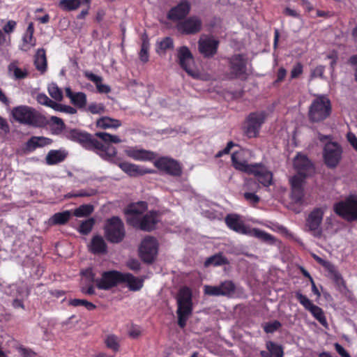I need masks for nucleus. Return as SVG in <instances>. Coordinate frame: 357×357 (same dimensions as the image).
I'll list each match as a JSON object with an SVG mask.
<instances>
[{"label": "nucleus", "instance_id": "a211bd4d", "mask_svg": "<svg viewBox=\"0 0 357 357\" xmlns=\"http://www.w3.org/2000/svg\"><path fill=\"white\" fill-rule=\"evenodd\" d=\"M155 166L166 173L172 176H179L182 170L180 165L174 160L162 157L154 162Z\"/></svg>", "mask_w": 357, "mask_h": 357}, {"label": "nucleus", "instance_id": "473e14b6", "mask_svg": "<svg viewBox=\"0 0 357 357\" xmlns=\"http://www.w3.org/2000/svg\"><path fill=\"white\" fill-rule=\"evenodd\" d=\"M52 140L50 138L45 137H32L26 144V148L29 151H33L38 147H43L46 145L50 144Z\"/></svg>", "mask_w": 357, "mask_h": 357}, {"label": "nucleus", "instance_id": "ea45409f", "mask_svg": "<svg viewBox=\"0 0 357 357\" xmlns=\"http://www.w3.org/2000/svg\"><path fill=\"white\" fill-rule=\"evenodd\" d=\"M119 342L120 340L118 336L114 334H109L106 336L105 339V343L107 348L112 349L114 351H118L119 349Z\"/></svg>", "mask_w": 357, "mask_h": 357}, {"label": "nucleus", "instance_id": "4d7b16f0", "mask_svg": "<svg viewBox=\"0 0 357 357\" xmlns=\"http://www.w3.org/2000/svg\"><path fill=\"white\" fill-rule=\"evenodd\" d=\"M89 111L92 114H102L105 112V106L101 103H92L89 106Z\"/></svg>", "mask_w": 357, "mask_h": 357}, {"label": "nucleus", "instance_id": "a19ab883", "mask_svg": "<svg viewBox=\"0 0 357 357\" xmlns=\"http://www.w3.org/2000/svg\"><path fill=\"white\" fill-rule=\"evenodd\" d=\"M93 211V206L91 204H83L75 208L73 215L81 218L89 215Z\"/></svg>", "mask_w": 357, "mask_h": 357}, {"label": "nucleus", "instance_id": "bf43d9fd", "mask_svg": "<svg viewBox=\"0 0 357 357\" xmlns=\"http://www.w3.org/2000/svg\"><path fill=\"white\" fill-rule=\"evenodd\" d=\"M38 102L40 105L49 107L52 102V100L45 93H38L36 96Z\"/></svg>", "mask_w": 357, "mask_h": 357}, {"label": "nucleus", "instance_id": "0eeeda50", "mask_svg": "<svg viewBox=\"0 0 357 357\" xmlns=\"http://www.w3.org/2000/svg\"><path fill=\"white\" fill-rule=\"evenodd\" d=\"M334 211L344 220L351 222L357 220V197L350 196L334 204Z\"/></svg>", "mask_w": 357, "mask_h": 357}, {"label": "nucleus", "instance_id": "f03ea898", "mask_svg": "<svg viewBox=\"0 0 357 357\" xmlns=\"http://www.w3.org/2000/svg\"><path fill=\"white\" fill-rule=\"evenodd\" d=\"M245 151L241 150L234 152L231 155L233 166L237 170L253 174L259 183L265 187L272 184L273 174L265 166L256 163L249 165L245 159Z\"/></svg>", "mask_w": 357, "mask_h": 357}, {"label": "nucleus", "instance_id": "f257e3e1", "mask_svg": "<svg viewBox=\"0 0 357 357\" xmlns=\"http://www.w3.org/2000/svg\"><path fill=\"white\" fill-rule=\"evenodd\" d=\"M95 136L102 142L94 138L90 134L76 129H72L66 134L68 139L79 142L86 149L95 151L105 160L112 161L117 151L116 148L110 144H119L122 140L118 135L105 132H98Z\"/></svg>", "mask_w": 357, "mask_h": 357}, {"label": "nucleus", "instance_id": "5701e85b", "mask_svg": "<svg viewBox=\"0 0 357 357\" xmlns=\"http://www.w3.org/2000/svg\"><path fill=\"white\" fill-rule=\"evenodd\" d=\"M304 180L305 178L299 175H295L289 179L291 188V198L296 202H301L303 198V186Z\"/></svg>", "mask_w": 357, "mask_h": 357}, {"label": "nucleus", "instance_id": "4468645a", "mask_svg": "<svg viewBox=\"0 0 357 357\" xmlns=\"http://www.w3.org/2000/svg\"><path fill=\"white\" fill-rule=\"evenodd\" d=\"M122 273L116 271L103 272L100 278L96 280V287L99 289L109 290L122 281Z\"/></svg>", "mask_w": 357, "mask_h": 357}, {"label": "nucleus", "instance_id": "2eb2a0df", "mask_svg": "<svg viewBox=\"0 0 357 357\" xmlns=\"http://www.w3.org/2000/svg\"><path fill=\"white\" fill-rule=\"evenodd\" d=\"M230 69V77H243L246 74L247 61L241 54H235L228 59Z\"/></svg>", "mask_w": 357, "mask_h": 357}, {"label": "nucleus", "instance_id": "5fc2aeb1", "mask_svg": "<svg viewBox=\"0 0 357 357\" xmlns=\"http://www.w3.org/2000/svg\"><path fill=\"white\" fill-rule=\"evenodd\" d=\"M324 70H325V67L324 66H317L316 68H314V69L312 70L311 74H310V77L312 79L317 78V77L324 79Z\"/></svg>", "mask_w": 357, "mask_h": 357}, {"label": "nucleus", "instance_id": "864d4df0", "mask_svg": "<svg viewBox=\"0 0 357 357\" xmlns=\"http://www.w3.org/2000/svg\"><path fill=\"white\" fill-rule=\"evenodd\" d=\"M243 197L251 204H256L260 200L259 197L256 195V192H245Z\"/></svg>", "mask_w": 357, "mask_h": 357}, {"label": "nucleus", "instance_id": "c85d7f7f", "mask_svg": "<svg viewBox=\"0 0 357 357\" xmlns=\"http://www.w3.org/2000/svg\"><path fill=\"white\" fill-rule=\"evenodd\" d=\"M84 75L89 80L91 81L96 84L97 90L99 93H107L110 91V87L108 85L102 83V77L97 75L90 71H85Z\"/></svg>", "mask_w": 357, "mask_h": 357}, {"label": "nucleus", "instance_id": "f704fd0d", "mask_svg": "<svg viewBox=\"0 0 357 357\" xmlns=\"http://www.w3.org/2000/svg\"><path fill=\"white\" fill-rule=\"evenodd\" d=\"M121 126L119 120L108 116H103L96 121V126L102 129L117 128Z\"/></svg>", "mask_w": 357, "mask_h": 357}, {"label": "nucleus", "instance_id": "20e7f679", "mask_svg": "<svg viewBox=\"0 0 357 357\" xmlns=\"http://www.w3.org/2000/svg\"><path fill=\"white\" fill-rule=\"evenodd\" d=\"M11 114L13 118L22 124L40 127L46 123L45 116L35 109L26 105H20L13 108Z\"/></svg>", "mask_w": 357, "mask_h": 357}, {"label": "nucleus", "instance_id": "c9c22d12", "mask_svg": "<svg viewBox=\"0 0 357 357\" xmlns=\"http://www.w3.org/2000/svg\"><path fill=\"white\" fill-rule=\"evenodd\" d=\"M34 64L36 69L41 73H44L47 70V58L44 49L38 50L36 55Z\"/></svg>", "mask_w": 357, "mask_h": 357}, {"label": "nucleus", "instance_id": "39448f33", "mask_svg": "<svg viewBox=\"0 0 357 357\" xmlns=\"http://www.w3.org/2000/svg\"><path fill=\"white\" fill-rule=\"evenodd\" d=\"M177 305L178 324L183 328L192 310V294L189 288L183 287L180 289L177 296Z\"/></svg>", "mask_w": 357, "mask_h": 357}, {"label": "nucleus", "instance_id": "7c9ffc66", "mask_svg": "<svg viewBox=\"0 0 357 357\" xmlns=\"http://www.w3.org/2000/svg\"><path fill=\"white\" fill-rule=\"evenodd\" d=\"M121 282L127 283L128 288L131 291H138L143 287V280L135 277L130 273H122Z\"/></svg>", "mask_w": 357, "mask_h": 357}, {"label": "nucleus", "instance_id": "7ed1b4c3", "mask_svg": "<svg viewBox=\"0 0 357 357\" xmlns=\"http://www.w3.org/2000/svg\"><path fill=\"white\" fill-rule=\"evenodd\" d=\"M227 226L236 233L255 237L265 243L274 244L275 238L271 234L257 228L250 229L242 221L238 214H228L225 218Z\"/></svg>", "mask_w": 357, "mask_h": 357}, {"label": "nucleus", "instance_id": "72a5a7b5", "mask_svg": "<svg viewBox=\"0 0 357 357\" xmlns=\"http://www.w3.org/2000/svg\"><path fill=\"white\" fill-rule=\"evenodd\" d=\"M91 0H59V6L64 11L77 10L82 4L89 6Z\"/></svg>", "mask_w": 357, "mask_h": 357}, {"label": "nucleus", "instance_id": "0e129e2a", "mask_svg": "<svg viewBox=\"0 0 357 357\" xmlns=\"http://www.w3.org/2000/svg\"><path fill=\"white\" fill-rule=\"evenodd\" d=\"M18 350L22 357H34L36 355L31 349L24 347H20Z\"/></svg>", "mask_w": 357, "mask_h": 357}, {"label": "nucleus", "instance_id": "b1692460", "mask_svg": "<svg viewBox=\"0 0 357 357\" xmlns=\"http://www.w3.org/2000/svg\"><path fill=\"white\" fill-rule=\"evenodd\" d=\"M114 157L115 155L113 158ZM110 162L116 164L121 169L122 171L128 174L130 176H137L152 172L151 170L142 168V167L135 164L126 162L117 163L114 162V158H112V160Z\"/></svg>", "mask_w": 357, "mask_h": 357}, {"label": "nucleus", "instance_id": "6e6552de", "mask_svg": "<svg viewBox=\"0 0 357 357\" xmlns=\"http://www.w3.org/2000/svg\"><path fill=\"white\" fill-rule=\"evenodd\" d=\"M105 229L107 238L112 243H119L125 236L123 223L116 216L107 220Z\"/></svg>", "mask_w": 357, "mask_h": 357}, {"label": "nucleus", "instance_id": "1a4fd4ad", "mask_svg": "<svg viewBox=\"0 0 357 357\" xmlns=\"http://www.w3.org/2000/svg\"><path fill=\"white\" fill-rule=\"evenodd\" d=\"M177 58L180 66L192 77L198 78L199 73L195 68L192 53L186 46L181 47L177 50Z\"/></svg>", "mask_w": 357, "mask_h": 357}, {"label": "nucleus", "instance_id": "e2e57ef3", "mask_svg": "<svg viewBox=\"0 0 357 357\" xmlns=\"http://www.w3.org/2000/svg\"><path fill=\"white\" fill-rule=\"evenodd\" d=\"M348 142L352 146V147L357 151V137L352 132H348L347 135Z\"/></svg>", "mask_w": 357, "mask_h": 357}, {"label": "nucleus", "instance_id": "423d86ee", "mask_svg": "<svg viewBox=\"0 0 357 357\" xmlns=\"http://www.w3.org/2000/svg\"><path fill=\"white\" fill-rule=\"evenodd\" d=\"M331 102L324 96L317 97L312 102L308 112L309 119L312 122H319L329 116Z\"/></svg>", "mask_w": 357, "mask_h": 357}, {"label": "nucleus", "instance_id": "79ce46f5", "mask_svg": "<svg viewBox=\"0 0 357 357\" xmlns=\"http://www.w3.org/2000/svg\"><path fill=\"white\" fill-rule=\"evenodd\" d=\"M47 91L50 96L56 101H61L63 99V93L56 84L51 83L48 85Z\"/></svg>", "mask_w": 357, "mask_h": 357}, {"label": "nucleus", "instance_id": "49530a36", "mask_svg": "<svg viewBox=\"0 0 357 357\" xmlns=\"http://www.w3.org/2000/svg\"><path fill=\"white\" fill-rule=\"evenodd\" d=\"M266 348L271 354L272 357H283L282 348L273 342L266 343Z\"/></svg>", "mask_w": 357, "mask_h": 357}, {"label": "nucleus", "instance_id": "4c0bfd02", "mask_svg": "<svg viewBox=\"0 0 357 357\" xmlns=\"http://www.w3.org/2000/svg\"><path fill=\"white\" fill-rule=\"evenodd\" d=\"M229 262L227 260V259L222 253H218L217 255L208 257L205 261L204 264L206 266H208L211 265H213L214 266H218L221 265L229 264Z\"/></svg>", "mask_w": 357, "mask_h": 357}, {"label": "nucleus", "instance_id": "13d9d810", "mask_svg": "<svg viewBox=\"0 0 357 357\" xmlns=\"http://www.w3.org/2000/svg\"><path fill=\"white\" fill-rule=\"evenodd\" d=\"M303 73V65L301 63H297L294 66L291 70V79L297 78Z\"/></svg>", "mask_w": 357, "mask_h": 357}, {"label": "nucleus", "instance_id": "680f3d73", "mask_svg": "<svg viewBox=\"0 0 357 357\" xmlns=\"http://www.w3.org/2000/svg\"><path fill=\"white\" fill-rule=\"evenodd\" d=\"M23 40L24 43L25 50H27L30 48V47H33L35 45V43L33 40V35H29L26 33L23 37Z\"/></svg>", "mask_w": 357, "mask_h": 357}, {"label": "nucleus", "instance_id": "37998d69", "mask_svg": "<svg viewBox=\"0 0 357 357\" xmlns=\"http://www.w3.org/2000/svg\"><path fill=\"white\" fill-rule=\"evenodd\" d=\"M149 46L150 45L148 38H144L141 45V50L139 53V59L143 63H146L149 61Z\"/></svg>", "mask_w": 357, "mask_h": 357}, {"label": "nucleus", "instance_id": "3c124183", "mask_svg": "<svg viewBox=\"0 0 357 357\" xmlns=\"http://www.w3.org/2000/svg\"><path fill=\"white\" fill-rule=\"evenodd\" d=\"M204 291L206 294L213 296H220L221 293L218 286L205 285L204 287Z\"/></svg>", "mask_w": 357, "mask_h": 357}, {"label": "nucleus", "instance_id": "e433bc0d", "mask_svg": "<svg viewBox=\"0 0 357 357\" xmlns=\"http://www.w3.org/2000/svg\"><path fill=\"white\" fill-rule=\"evenodd\" d=\"M71 215L70 211L56 213L49 219V224L51 225H64L69 220Z\"/></svg>", "mask_w": 357, "mask_h": 357}, {"label": "nucleus", "instance_id": "9d476101", "mask_svg": "<svg viewBox=\"0 0 357 357\" xmlns=\"http://www.w3.org/2000/svg\"><path fill=\"white\" fill-rule=\"evenodd\" d=\"M342 150L340 146L336 142L327 143L324 149V160L330 168L335 167L340 162L342 158Z\"/></svg>", "mask_w": 357, "mask_h": 357}, {"label": "nucleus", "instance_id": "f3484780", "mask_svg": "<svg viewBox=\"0 0 357 357\" xmlns=\"http://www.w3.org/2000/svg\"><path fill=\"white\" fill-rule=\"evenodd\" d=\"M147 210V203L138 202L130 204L125 211L126 220L129 225L136 224L137 220L144 215Z\"/></svg>", "mask_w": 357, "mask_h": 357}, {"label": "nucleus", "instance_id": "c03bdc74", "mask_svg": "<svg viewBox=\"0 0 357 357\" xmlns=\"http://www.w3.org/2000/svg\"><path fill=\"white\" fill-rule=\"evenodd\" d=\"M323 267L325 268V269L328 272L330 277L336 282H339L342 280L341 275L337 271L336 267L330 261H327Z\"/></svg>", "mask_w": 357, "mask_h": 357}, {"label": "nucleus", "instance_id": "393cba45", "mask_svg": "<svg viewBox=\"0 0 357 357\" xmlns=\"http://www.w3.org/2000/svg\"><path fill=\"white\" fill-rule=\"evenodd\" d=\"M190 5L187 1H182L176 6L172 8L168 13L167 17L176 21L185 17L190 12Z\"/></svg>", "mask_w": 357, "mask_h": 357}, {"label": "nucleus", "instance_id": "58836bf2", "mask_svg": "<svg viewBox=\"0 0 357 357\" xmlns=\"http://www.w3.org/2000/svg\"><path fill=\"white\" fill-rule=\"evenodd\" d=\"M218 286L222 296L230 297L235 292V284L231 280H225Z\"/></svg>", "mask_w": 357, "mask_h": 357}, {"label": "nucleus", "instance_id": "dca6fc26", "mask_svg": "<svg viewBox=\"0 0 357 357\" xmlns=\"http://www.w3.org/2000/svg\"><path fill=\"white\" fill-rule=\"evenodd\" d=\"M159 221V213L151 211L138 219L136 224H132L131 225L141 230L150 231L155 228L156 224Z\"/></svg>", "mask_w": 357, "mask_h": 357}, {"label": "nucleus", "instance_id": "6e6d98bb", "mask_svg": "<svg viewBox=\"0 0 357 357\" xmlns=\"http://www.w3.org/2000/svg\"><path fill=\"white\" fill-rule=\"evenodd\" d=\"M281 326V324L278 321H274L265 325L264 329L267 333H272L277 331Z\"/></svg>", "mask_w": 357, "mask_h": 357}, {"label": "nucleus", "instance_id": "052dcab7", "mask_svg": "<svg viewBox=\"0 0 357 357\" xmlns=\"http://www.w3.org/2000/svg\"><path fill=\"white\" fill-rule=\"evenodd\" d=\"M17 23L14 20H9L7 22V23L5 24V26L3 27V30L6 33H11L14 31L15 27H16Z\"/></svg>", "mask_w": 357, "mask_h": 357}, {"label": "nucleus", "instance_id": "4be33fe9", "mask_svg": "<svg viewBox=\"0 0 357 357\" xmlns=\"http://www.w3.org/2000/svg\"><path fill=\"white\" fill-rule=\"evenodd\" d=\"M219 41L210 38H201L198 42V48L205 57H211L216 54Z\"/></svg>", "mask_w": 357, "mask_h": 357}, {"label": "nucleus", "instance_id": "aec40b11", "mask_svg": "<svg viewBox=\"0 0 357 357\" xmlns=\"http://www.w3.org/2000/svg\"><path fill=\"white\" fill-rule=\"evenodd\" d=\"M324 211L322 208H314L308 215L307 226L312 232L313 236L319 237L321 234L320 225L321 223Z\"/></svg>", "mask_w": 357, "mask_h": 357}, {"label": "nucleus", "instance_id": "6ab92c4d", "mask_svg": "<svg viewBox=\"0 0 357 357\" xmlns=\"http://www.w3.org/2000/svg\"><path fill=\"white\" fill-rule=\"evenodd\" d=\"M294 168L298 174L305 178L306 176L312 174L314 172V166L307 157L303 154L298 153L294 160Z\"/></svg>", "mask_w": 357, "mask_h": 357}, {"label": "nucleus", "instance_id": "412c9836", "mask_svg": "<svg viewBox=\"0 0 357 357\" xmlns=\"http://www.w3.org/2000/svg\"><path fill=\"white\" fill-rule=\"evenodd\" d=\"M202 20L195 16L190 17L177 25L178 30L183 33L194 34L202 29Z\"/></svg>", "mask_w": 357, "mask_h": 357}, {"label": "nucleus", "instance_id": "2f4dec72", "mask_svg": "<svg viewBox=\"0 0 357 357\" xmlns=\"http://www.w3.org/2000/svg\"><path fill=\"white\" fill-rule=\"evenodd\" d=\"M65 91L66 96L70 99L71 102L74 105L79 107H82L86 105V96L85 93L82 92L73 93L69 87H66Z\"/></svg>", "mask_w": 357, "mask_h": 357}, {"label": "nucleus", "instance_id": "a18cd8bd", "mask_svg": "<svg viewBox=\"0 0 357 357\" xmlns=\"http://www.w3.org/2000/svg\"><path fill=\"white\" fill-rule=\"evenodd\" d=\"M158 45L157 52L158 54L165 52L166 50L173 49L174 47L173 40L169 37L163 38L158 43Z\"/></svg>", "mask_w": 357, "mask_h": 357}, {"label": "nucleus", "instance_id": "de8ad7c7", "mask_svg": "<svg viewBox=\"0 0 357 357\" xmlns=\"http://www.w3.org/2000/svg\"><path fill=\"white\" fill-rule=\"evenodd\" d=\"M69 305H73L74 307L77 306H84L89 310H93L96 308V305L91 302L87 301L86 300L83 299H71L69 301Z\"/></svg>", "mask_w": 357, "mask_h": 357}, {"label": "nucleus", "instance_id": "9b49d317", "mask_svg": "<svg viewBox=\"0 0 357 357\" xmlns=\"http://www.w3.org/2000/svg\"><path fill=\"white\" fill-rule=\"evenodd\" d=\"M296 297L299 303L305 307V310L310 312L312 316L324 327L328 326V323L324 315L323 310L313 303L305 295L300 291L296 293Z\"/></svg>", "mask_w": 357, "mask_h": 357}, {"label": "nucleus", "instance_id": "ddd939ff", "mask_svg": "<svg viewBox=\"0 0 357 357\" xmlns=\"http://www.w3.org/2000/svg\"><path fill=\"white\" fill-rule=\"evenodd\" d=\"M266 117L264 112H253L248 116L245 132L248 137H254L258 135Z\"/></svg>", "mask_w": 357, "mask_h": 357}, {"label": "nucleus", "instance_id": "bb28decb", "mask_svg": "<svg viewBox=\"0 0 357 357\" xmlns=\"http://www.w3.org/2000/svg\"><path fill=\"white\" fill-rule=\"evenodd\" d=\"M125 153L126 155L135 160H151L155 157L153 152L135 148H129L125 151Z\"/></svg>", "mask_w": 357, "mask_h": 357}, {"label": "nucleus", "instance_id": "c756f323", "mask_svg": "<svg viewBox=\"0 0 357 357\" xmlns=\"http://www.w3.org/2000/svg\"><path fill=\"white\" fill-rule=\"evenodd\" d=\"M68 153L65 150H51L46 155V163L49 165H54L63 162Z\"/></svg>", "mask_w": 357, "mask_h": 357}, {"label": "nucleus", "instance_id": "338daca9", "mask_svg": "<svg viewBox=\"0 0 357 357\" xmlns=\"http://www.w3.org/2000/svg\"><path fill=\"white\" fill-rule=\"evenodd\" d=\"M0 129L5 134H8L10 132V128L7 121L1 116H0Z\"/></svg>", "mask_w": 357, "mask_h": 357}, {"label": "nucleus", "instance_id": "09e8293b", "mask_svg": "<svg viewBox=\"0 0 357 357\" xmlns=\"http://www.w3.org/2000/svg\"><path fill=\"white\" fill-rule=\"evenodd\" d=\"M243 190H246L245 192H257L260 188V185L258 183L252 179H246L243 184Z\"/></svg>", "mask_w": 357, "mask_h": 357}, {"label": "nucleus", "instance_id": "a878e982", "mask_svg": "<svg viewBox=\"0 0 357 357\" xmlns=\"http://www.w3.org/2000/svg\"><path fill=\"white\" fill-rule=\"evenodd\" d=\"M8 74L13 79L20 80L27 77L29 71L25 67H22L17 61H13L8 66Z\"/></svg>", "mask_w": 357, "mask_h": 357}, {"label": "nucleus", "instance_id": "603ef678", "mask_svg": "<svg viewBox=\"0 0 357 357\" xmlns=\"http://www.w3.org/2000/svg\"><path fill=\"white\" fill-rule=\"evenodd\" d=\"M50 120L53 125L56 126L55 132L59 133L64 129L65 124L61 119L52 116H51Z\"/></svg>", "mask_w": 357, "mask_h": 357}, {"label": "nucleus", "instance_id": "8fccbe9b", "mask_svg": "<svg viewBox=\"0 0 357 357\" xmlns=\"http://www.w3.org/2000/svg\"><path fill=\"white\" fill-rule=\"evenodd\" d=\"M94 223L93 218H89L84 221L79 226V231L83 234H88L91 231Z\"/></svg>", "mask_w": 357, "mask_h": 357}, {"label": "nucleus", "instance_id": "69168bd1", "mask_svg": "<svg viewBox=\"0 0 357 357\" xmlns=\"http://www.w3.org/2000/svg\"><path fill=\"white\" fill-rule=\"evenodd\" d=\"M335 348L336 351L342 356V357H351L349 354L338 343L335 344Z\"/></svg>", "mask_w": 357, "mask_h": 357}, {"label": "nucleus", "instance_id": "774afa93", "mask_svg": "<svg viewBox=\"0 0 357 357\" xmlns=\"http://www.w3.org/2000/svg\"><path fill=\"white\" fill-rule=\"evenodd\" d=\"M287 75V70L281 67L278 69V73H277V79H276V82H282L284 77H286Z\"/></svg>", "mask_w": 357, "mask_h": 357}, {"label": "nucleus", "instance_id": "cd10ccee", "mask_svg": "<svg viewBox=\"0 0 357 357\" xmlns=\"http://www.w3.org/2000/svg\"><path fill=\"white\" fill-rule=\"evenodd\" d=\"M89 247V250L93 254L101 255L107 252V244L100 236H93Z\"/></svg>", "mask_w": 357, "mask_h": 357}, {"label": "nucleus", "instance_id": "f8f14e48", "mask_svg": "<svg viewBox=\"0 0 357 357\" xmlns=\"http://www.w3.org/2000/svg\"><path fill=\"white\" fill-rule=\"evenodd\" d=\"M158 253V242L151 236L145 237L139 247V255L142 259L146 263H151Z\"/></svg>", "mask_w": 357, "mask_h": 357}]
</instances>
